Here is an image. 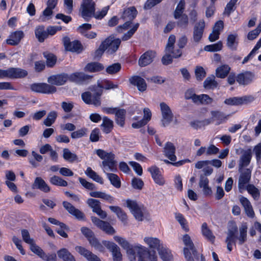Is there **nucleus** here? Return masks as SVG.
I'll return each mask as SVG.
<instances>
[{
    "mask_svg": "<svg viewBox=\"0 0 261 261\" xmlns=\"http://www.w3.org/2000/svg\"><path fill=\"white\" fill-rule=\"evenodd\" d=\"M156 261L157 256L154 251H149L144 246L137 245L135 246L134 256H130V261Z\"/></svg>",
    "mask_w": 261,
    "mask_h": 261,
    "instance_id": "obj_1",
    "label": "nucleus"
},
{
    "mask_svg": "<svg viewBox=\"0 0 261 261\" xmlns=\"http://www.w3.org/2000/svg\"><path fill=\"white\" fill-rule=\"evenodd\" d=\"M96 153L103 160L101 164L105 170L112 172L117 171V162L115 160V155L113 152H108L104 150L98 149L96 150Z\"/></svg>",
    "mask_w": 261,
    "mask_h": 261,
    "instance_id": "obj_2",
    "label": "nucleus"
},
{
    "mask_svg": "<svg viewBox=\"0 0 261 261\" xmlns=\"http://www.w3.org/2000/svg\"><path fill=\"white\" fill-rule=\"evenodd\" d=\"M185 245L184 253L187 261H198L199 255L189 234H185L182 238Z\"/></svg>",
    "mask_w": 261,
    "mask_h": 261,
    "instance_id": "obj_3",
    "label": "nucleus"
},
{
    "mask_svg": "<svg viewBox=\"0 0 261 261\" xmlns=\"http://www.w3.org/2000/svg\"><path fill=\"white\" fill-rule=\"evenodd\" d=\"M90 89L94 92L93 95L89 91L84 92L82 94L83 100L88 105H93L99 106L100 105V96L102 94L101 87L99 86H95L90 88Z\"/></svg>",
    "mask_w": 261,
    "mask_h": 261,
    "instance_id": "obj_4",
    "label": "nucleus"
},
{
    "mask_svg": "<svg viewBox=\"0 0 261 261\" xmlns=\"http://www.w3.org/2000/svg\"><path fill=\"white\" fill-rule=\"evenodd\" d=\"M137 14V11L135 7H130L123 11L121 18L123 19L125 22L122 25L117 27V31L120 32L121 29H127L130 25L132 21L135 19Z\"/></svg>",
    "mask_w": 261,
    "mask_h": 261,
    "instance_id": "obj_5",
    "label": "nucleus"
},
{
    "mask_svg": "<svg viewBox=\"0 0 261 261\" xmlns=\"http://www.w3.org/2000/svg\"><path fill=\"white\" fill-rule=\"evenodd\" d=\"M81 15L86 20L88 17L94 16L95 3L92 0H83L81 6Z\"/></svg>",
    "mask_w": 261,
    "mask_h": 261,
    "instance_id": "obj_6",
    "label": "nucleus"
},
{
    "mask_svg": "<svg viewBox=\"0 0 261 261\" xmlns=\"http://www.w3.org/2000/svg\"><path fill=\"white\" fill-rule=\"evenodd\" d=\"M205 26V22L203 19H201L195 23L192 35V40L194 43L198 44L201 40Z\"/></svg>",
    "mask_w": 261,
    "mask_h": 261,
    "instance_id": "obj_7",
    "label": "nucleus"
},
{
    "mask_svg": "<svg viewBox=\"0 0 261 261\" xmlns=\"http://www.w3.org/2000/svg\"><path fill=\"white\" fill-rule=\"evenodd\" d=\"M175 40L176 37L174 35H170L166 45L165 52L169 53L173 58H178L181 56L182 51L180 48L174 49Z\"/></svg>",
    "mask_w": 261,
    "mask_h": 261,
    "instance_id": "obj_8",
    "label": "nucleus"
},
{
    "mask_svg": "<svg viewBox=\"0 0 261 261\" xmlns=\"http://www.w3.org/2000/svg\"><path fill=\"white\" fill-rule=\"evenodd\" d=\"M160 107L162 116V125L165 127L172 122L174 116L173 114L170 107L166 103L161 102Z\"/></svg>",
    "mask_w": 261,
    "mask_h": 261,
    "instance_id": "obj_9",
    "label": "nucleus"
},
{
    "mask_svg": "<svg viewBox=\"0 0 261 261\" xmlns=\"http://www.w3.org/2000/svg\"><path fill=\"white\" fill-rule=\"evenodd\" d=\"M32 91L44 94H53L57 91V88L53 85L46 83L33 84L31 86Z\"/></svg>",
    "mask_w": 261,
    "mask_h": 261,
    "instance_id": "obj_10",
    "label": "nucleus"
},
{
    "mask_svg": "<svg viewBox=\"0 0 261 261\" xmlns=\"http://www.w3.org/2000/svg\"><path fill=\"white\" fill-rule=\"evenodd\" d=\"M102 43L107 50V53L109 54H112L118 49L121 43V40L111 36L106 38Z\"/></svg>",
    "mask_w": 261,
    "mask_h": 261,
    "instance_id": "obj_11",
    "label": "nucleus"
},
{
    "mask_svg": "<svg viewBox=\"0 0 261 261\" xmlns=\"http://www.w3.org/2000/svg\"><path fill=\"white\" fill-rule=\"evenodd\" d=\"M91 219L95 226L106 233L109 234H113L115 233V229L109 222L101 220L99 218L94 216H92Z\"/></svg>",
    "mask_w": 261,
    "mask_h": 261,
    "instance_id": "obj_12",
    "label": "nucleus"
},
{
    "mask_svg": "<svg viewBox=\"0 0 261 261\" xmlns=\"http://www.w3.org/2000/svg\"><path fill=\"white\" fill-rule=\"evenodd\" d=\"M254 100V97L251 95L242 97H233L226 99L224 101V103L228 105L237 106L247 104L253 101Z\"/></svg>",
    "mask_w": 261,
    "mask_h": 261,
    "instance_id": "obj_13",
    "label": "nucleus"
},
{
    "mask_svg": "<svg viewBox=\"0 0 261 261\" xmlns=\"http://www.w3.org/2000/svg\"><path fill=\"white\" fill-rule=\"evenodd\" d=\"M240 173L241 174L239 178L238 187L240 192H242V190L246 189V185L250 180L251 171L249 169H242Z\"/></svg>",
    "mask_w": 261,
    "mask_h": 261,
    "instance_id": "obj_14",
    "label": "nucleus"
},
{
    "mask_svg": "<svg viewBox=\"0 0 261 261\" xmlns=\"http://www.w3.org/2000/svg\"><path fill=\"white\" fill-rule=\"evenodd\" d=\"M102 244L112 253L114 261H121L122 254L120 249L116 244L106 241H102Z\"/></svg>",
    "mask_w": 261,
    "mask_h": 261,
    "instance_id": "obj_15",
    "label": "nucleus"
},
{
    "mask_svg": "<svg viewBox=\"0 0 261 261\" xmlns=\"http://www.w3.org/2000/svg\"><path fill=\"white\" fill-rule=\"evenodd\" d=\"M156 53L152 50H148L140 57L138 64L140 67H145L151 64L155 57Z\"/></svg>",
    "mask_w": 261,
    "mask_h": 261,
    "instance_id": "obj_16",
    "label": "nucleus"
},
{
    "mask_svg": "<svg viewBox=\"0 0 261 261\" xmlns=\"http://www.w3.org/2000/svg\"><path fill=\"white\" fill-rule=\"evenodd\" d=\"M252 158L251 149H248L242 151V155L240 158L239 163V171L241 172L243 167L248 166Z\"/></svg>",
    "mask_w": 261,
    "mask_h": 261,
    "instance_id": "obj_17",
    "label": "nucleus"
},
{
    "mask_svg": "<svg viewBox=\"0 0 261 261\" xmlns=\"http://www.w3.org/2000/svg\"><path fill=\"white\" fill-rule=\"evenodd\" d=\"M254 77V74L250 71L241 73L237 76V82L241 85H247L250 84Z\"/></svg>",
    "mask_w": 261,
    "mask_h": 261,
    "instance_id": "obj_18",
    "label": "nucleus"
},
{
    "mask_svg": "<svg viewBox=\"0 0 261 261\" xmlns=\"http://www.w3.org/2000/svg\"><path fill=\"white\" fill-rule=\"evenodd\" d=\"M68 79L69 76L67 74L61 73L49 76L47 79V82L51 85L61 86L64 85Z\"/></svg>",
    "mask_w": 261,
    "mask_h": 261,
    "instance_id": "obj_19",
    "label": "nucleus"
},
{
    "mask_svg": "<svg viewBox=\"0 0 261 261\" xmlns=\"http://www.w3.org/2000/svg\"><path fill=\"white\" fill-rule=\"evenodd\" d=\"M63 205L69 214L74 216L76 219L79 220L84 219V214L79 209L76 208L70 203L67 201H63Z\"/></svg>",
    "mask_w": 261,
    "mask_h": 261,
    "instance_id": "obj_20",
    "label": "nucleus"
},
{
    "mask_svg": "<svg viewBox=\"0 0 261 261\" xmlns=\"http://www.w3.org/2000/svg\"><path fill=\"white\" fill-rule=\"evenodd\" d=\"M114 240L125 250L130 256H134L135 246L130 245L129 243L124 238L119 236H114Z\"/></svg>",
    "mask_w": 261,
    "mask_h": 261,
    "instance_id": "obj_21",
    "label": "nucleus"
},
{
    "mask_svg": "<svg viewBox=\"0 0 261 261\" xmlns=\"http://www.w3.org/2000/svg\"><path fill=\"white\" fill-rule=\"evenodd\" d=\"M114 240L125 250L130 256H134L135 246L130 245L129 243L124 238L119 236H114Z\"/></svg>",
    "mask_w": 261,
    "mask_h": 261,
    "instance_id": "obj_22",
    "label": "nucleus"
},
{
    "mask_svg": "<svg viewBox=\"0 0 261 261\" xmlns=\"http://www.w3.org/2000/svg\"><path fill=\"white\" fill-rule=\"evenodd\" d=\"M114 240L125 250L130 256H134L135 246L130 245L129 243L124 238L119 236H114Z\"/></svg>",
    "mask_w": 261,
    "mask_h": 261,
    "instance_id": "obj_23",
    "label": "nucleus"
},
{
    "mask_svg": "<svg viewBox=\"0 0 261 261\" xmlns=\"http://www.w3.org/2000/svg\"><path fill=\"white\" fill-rule=\"evenodd\" d=\"M92 77V76L86 74L84 72H76L71 74L69 76V80L78 84H82L89 81Z\"/></svg>",
    "mask_w": 261,
    "mask_h": 261,
    "instance_id": "obj_24",
    "label": "nucleus"
},
{
    "mask_svg": "<svg viewBox=\"0 0 261 261\" xmlns=\"http://www.w3.org/2000/svg\"><path fill=\"white\" fill-rule=\"evenodd\" d=\"M75 250L84 256L88 261H101L100 258L90 251L82 246H76Z\"/></svg>",
    "mask_w": 261,
    "mask_h": 261,
    "instance_id": "obj_25",
    "label": "nucleus"
},
{
    "mask_svg": "<svg viewBox=\"0 0 261 261\" xmlns=\"http://www.w3.org/2000/svg\"><path fill=\"white\" fill-rule=\"evenodd\" d=\"M7 77L10 79H18L24 77L28 74V72L18 68H10L7 69Z\"/></svg>",
    "mask_w": 261,
    "mask_h": 261,
    "instance_id": "obj_26",
    "label": "nucleus"
},
{
    "mask_svg": "<svg viewBox=\"0 0 261 261\" xmlns=\"http://www.w3.org/2000/svg\"><path fill=\"white\" fill-rule=\"evenodd\" d=\"M58 4L57 2L54 1L47 0L46 1L47 7L43 11V17H41L40 19L42 21H45L46 20L50 19V16L53 14V10L55 8Z\"/></svg>",
    "mask_w": 261,
    "mask_h": 261,
    "instance_id": "obj_27",
    "label": "nucleus"
},
{
    "mask_svg": "<svg viewBox=\"0 0 261 261\" xmlns=\"http://www.w3.org/2000/svg\"><path fill=\"white\" fill-rule=\"evenodd\" d=\"M24 33L22 31H17L11 33L9 39L6 40V43L11 45H17L24 37Z\"/></svg>",
    "mask_w": 261,
    "mask_h": 261,
    "instance_id": "obj_28",
    "label": "nucleus"
},
{
    "mask_svg": "<svg viewBox=\"0 0 261 261\" xmlns=\"http://www.w3.org/2000/svg\"><path fill=\"white\" fill-rule=\"evenodd\" d=\"M33 189H38L42 192L47 193L50 189L46 182L40 177H36L32 185Z\"/></svg>",
    "mask_w": 261,
    "mask_h": 261,
    "instance_id": "obj_29",
    "label": "nucleus"
},
{
    "mask_svg": "<svg viewBox=\"0 0 261 261\" xmlns=\"http://www.w3.org/2000/svg\"><path fill=\"white\" fill-rule=\"evenodd\" d=\"M175 147L171 142H168L166 143L164 148V153L165 156L171 162H175L176 157L175 155Z\"/></svg>",
    "mask_w": 261,
    "mask_h": 261,
    "instance_id": "obj_30",
    "label": "nucleus"
},
{
    "mask_svg": "<svg viewBox=\"0 0 261 261\" xmlns=\"http://www.w3.org/2000/svg\"><path fill=\"white\" fill-rule=\"evenodd\" d=\"M129 81L130 83L137 87L138 90L143 92L146 90L147 85L145 80L139 76H134L132 77Z\"/></svg>",
    "mask_w": 261,
    "mask_h": 261,
    "instance_id": "obj_31",
    "label": "nucleus"
},
{
    "mask_svg": "<svg viewBox=\"0 0 261 261\" xmlns=\"http://www.w3.org/2000/svg\"><path fill=\"white\" fill-rule=\"evenodd\" d=\"M240 202L243 206L246 215L250 218L254 217V213L250 201L246 198L242 196L240 199Z\"/></svg>",
    "mask_w": 261,
    "mask_h": 261,
    "instance_id": "obj_32",
    "label": "nucleus"
},
{
    "mask_svg": "<svg viewBox=\"0 0 261 261\" xmlns=\"http://www.w3.org/2000/svg\"><path fill=\"white\" fill-rule=\"evenodd\" d=\"M211 114L213 121H217V125L222 123L227 120L228 117V115H225L222 112L220 111H211Z\"/></svg>",
    "mask_w": 261,
    "mask_h": 261,
    "instance_id": "obj_33",
    "label": "nucleus"
},
{
    "mask_svg": "<svg viewBox=\"0 0 261 261\" xmlns=\"http://www.w3.org/2000/svg\"><path fill=\"white\" fill-rule=\"evenodd\" d=\"M237 38L238 35L237 34H229L227 36L226 45L232 51H235L237 49L238 45Z\"/></svg>",
    "mask_w": 261,
    "mask_h": 261,
    "instance_id": "obj_34",
    "label": "nucleus"
},
{
    "mask_svg": "<svg viewBox=\"0 0 261 261\" xmlns=\"http://www.w3.org/2000/svg\"><path fill=\"white\" fill-rule=\"evenodd\" d=\"M57 254L63 261H76L73 255L66 248H62L58 251Z\"/></svg>",
    "mask_w": 261,
    "mask_h": 261,
    "instance_id": "obj_35",
    "label": "nucleus"
},
{
    "mask_svg": "<svg viewBox=\"0 0 261 261\" xmlns=\"http://www.w3.org/2000/svg\"><path fill=\"white\" fill-rule=\"evenodd\" d=\"M109 208L116 214L118 218L124 224L126 223L127 217L126 214L118 206H110Z\"/></svg>",
    "mask_w": 261,
    "mask_h": 261,
    "instance_id": "obj_36",
    "label": "nucleus"
},
{
    "mask_svg": "<svg viewBox=\"0 0 261 261\" xmlns=\"http://www.w3.org/2000/svg\"><path fill=\"white\" fill-rule=\"evenodd\" d=\"M89 195L93 197L103 199L110 203H112L114 201V198L110 195L100 191L90 192Z\"/></svg>",
    "mask_w": 261,
    "mask_h": 261,
    "instance_id": "obj_37",
    "label": "nucleus"
},
{
    "mask_svg": "<svg viewBox=\"0 0 261 261\" xmlns=\"http://www.w3.org/2000/svg\"><path fill=\"white\" fill-rule=\"evenodd\" d=\"M144 241L150 248L157 249L158 251L159 248L163 247V245L160 244V241L156 238L145 237Z\"/></svg>",
    "mask_w": 261,
    "mask_h": 261,
    "instance_id": "obj_38",
    "label": "nucleus"
},
{
    "mask_svg": "<svg viewBox=\"0 0 261 261\" xmlns=\"http://www.w3.org/2000/svg\"><path fill=\"white\" fill-rule=\"evenodd\" d=\"M230 70V67L228 65H223L218 67L216 70V75L217 77L224 79L227 76Z\"/></svg>",
    "mask_w": 261,
    "mask_h": 261,
    "instance_id": "obj_39",
    "label": "nucleus"
},
{
    "mask_svg": "<svg viewBox=\"0 0 261 261\" xmlns=\"http://www.w3.org/2000/svg\"><path fill=\"white\" fill-rule=\"evenodd\" d=\"M247 226L246 223L242 224L239 228V236L236 239L239 240L240 245H242L247 240Z\"/></svg>",
    "mask_w": 261,
    "mask_h": 261,
    "instance_id": "obj_40",
    "label": "nucleus"
},
{
    "mask_svg": "<svg viewBox=\"0 0 261 261\" xmlns=\"http://www.w3.org/2000/svg\"><path fill=\"white\" fill-rule=\"evenodd\" d=\"M159 254L163 261H173V256L171 252L164 246L159 248Z\"/></svg>",
    "mask_w": 261,
    "mask_h": 261,
    "instance_id": "obj_41",
    "label": "nucleus"
},
{
    "mask_svg": "<svg viewBox=\"0 0 261 261\" xmlns=\"http://www.w3.org/2000/svg\"><path fill=\"white\" fill-rule=\"evenodd\" d=\"M102 130L106 134L110 133L113 127V122L107 117L102 118V123L101 124Z\"/></svg>",
    "mask_w": 261,
    "mask_h": 261,
    "instance_id": "obj_42",
    "label": "nucleus"
},
{
    "mask_svg": "<svg viewBox=\"0 0 261 261\" xmlns=\"http://www.w3.org/2000/svg\"><path fill=\"white\" fill-rule=\"evenodd\" d=\"M218 83L215 80L214 75L207 77L203 82V86L206 89H213L218 86Z\"/></svg>",
    "mask_w": 261,
    "mask_h": 261,
    "instance_id": "obj_43",
    "label": "nucleus"
},
{
    "mask_svg": "<svg viewBox=\"0 0 261 261\" xmlns=\"http://www.w3.org/2000/svg\"><path fill=\"white\" fill-rule=\"evenodd\" d=\"M103 68L104 67L101 63L91 62L87 64L84 69L89 72H97L102 70Z\"/></svg>",
    "mask_w": 261,
    "mask_h": 261,
    "instance_id": "obj_44",
    "label": "nucleus"
},
{
    "mask_svg": "<svg viewBox=\"0 0 261 261\" xmlns=\"http://www.w3.org/2000/svg\"><path fill=\"white\" fill-rule=\"evenodd\" d=\"M85 173L93 180L100 183V184H102L103 183L102 177L98 175L96 172L93 171L91 168L88 167L85 171Z\"/></svg>",
    "mask_w": 261,
    "mask_h": 261,
    "instance_id": "obj_45",
    "label": "nucleus"
},
{
    "mask_svg": "<svg viewBox=\"0 0 261 261\" xmlns=\"http://www.w3.org/2000/svg\"><path fill=\"white\" fill-rule=\"evenodd\" d=\"M63 158L66 161L72 163L77 161L78 157L75 153H72L68 148H64L63 150Z\"/></svg>",
    "mask_w": 261,
    "mask_h": 261,
    "instance_id": "obj_46",
    "label": "nucleus"
},
{
    "mask_svg": "<svg viewBox=\"0 0 261 261\" xmlns=\"http://www.w3.org/2000/svg\"><path fill=\"white\" fill-rule=\"evenodd\" d=\"M185 9V2L184 0H180L176 6L173 15L175 19L179 18L181 15H183Z\"/></svg>",
    "mask_w": 261,
    "mask_h": 261,
    "instance_id": "obj_47",
    "label": "nucleus"
},
{
    "mask_svg": "<svg viewBox=\"0 0 261 261\" xmlns=\"http://www.w3.org/2000/svg\"><path fill=\"white\" fill-rule=\"evenodd\" d=\"M202 234L209 241L213 243L215 240V236L213 234L212 231L208 228L206 223H203L201 226Z\"/></svg>",
    "mask_w": 261,
    "mask_h": 261,
    "instance_id": "obj_48",
    "label": "nucleus"
},
{
    "mask_svg": "<svg viewBox=\"0 0 261 261\" xmlns=\"http://www.w3.org/2000/svg\"><path fill=\"white\" fill-rule=\"evenodd\" d=\"M35 36L38 41L42 42L47 37V33L44 30V26H39L35 30Z\"/></svg>",
    "mask_w": 261,
    "mask_h": 261,
    "instance_id": "obj_49",
    "label": "nucleus"
},
{
    "mask_svg": "<svg viewBox=\"0 0 261 261\" xmlns=\"http://www.w3.org/2000/svg\"><path fill=\"white\" fill-rule=\"evenodd\" d=\"M83 49V48L81 43L79 41H74L71 42L66 50L80 53Z\"/></svg>",
    "mask_w": 261,
    "mask_h": 261,
    "instance_id": "obj_50",
    "label": "nucleus"
},
{
    "mask_svg": "<svg viewBox=\"0 0 261 261\" xmlns=\"http://www.w3.org/2000/svg\"><path fill=\"white\" fill-rule=\"evenodd\" d=\"M177 19L178 20L176 24L178 28L184 29H187L189 25V18L187 14L181 15L179 18Z\"/></svg>",
    "mask_w": 261,
    "mask_h": 261,
    "instance_id": "obj_51",
    "label": "nucleus"
},
{
    "mask_svg": "<svg viewBox=\"0 0 261 261\" xmlns=\"http://www.w3.org/2000/svg\"><path fill=\"white\" fill-rule=\"evenodd\" d=\"M49 181L51 184L58 186L66 187L68 185L66 180L56 175L52 176L50 178Z\"/></svg>",
    "mask_w": 261,
    "mask_h": 261,
    "instance_id": "obj_52",
    "label": "nucleus"
},
{
    "mask_svg": "<svg viewBox=\"0 0 261 261\" xmlns=\"http://www.w3.org/2000/svg\"><path fill=\"white\" fill-rule=\"evenodd\" d=\"M44 58L46 59V65L48 67H53L57 62L56 57L53 54L45 52L43 53Z\"/></svg>",
    "mask_w": 261,
    "mask_h": 261,
    "instance_id": "obj_53",
    "label": "nucleus"
},
{
    "mask_svg": "<svg viewBox=\"0 0 261 261\" xmlns=\"http://www.w3.org/2000/svg\"><path fill=\"white\" fill-rule=\"evenodd\" d=\"M57 117V113L55 111L49 112L47 118L44 119L43 123L46 126H50L55 121Z\"/></svg>",
    "mask_w": 261,
    "mask_h": 261,
    "instance_id": "obj_54",
    "label": "nucleus"
},
{
    "mask_svg": "<svg viewBox=\"0 0 261 261\" xmlns=\"http://www.w3.org/2000/svg\"><path fill=\"white\" fill-rule=\"evenodd\" d=\"M89 244L91 246L94 247L95 249L98 250L100 252H103L105 248L102 244L99 241V240L94 236L89 241Z\"/></svg>",
    "mask_w": 261,
    "mask_h": 261,
    "instance_id": "obj_55",
    "label": "nucleus"
},
{
    "mask_svg": "<svg viewBox=\"0 0 261 261\" xmlns=\"http://www.w3.org/2000/svg\"><path fill=\"white\" fill-rule=\"evenodd\" d=\"M87 203L92 208V211L94 213L97 212L101 208L100 201L95 199L89 198L87 201Z\"/></svg>",
    "mask_w": 261,
    "mask_h": 261,
    "instance_id": "obj_56",
    "label": "nucleus"
},
{
    "mask_svg": "<svg viewBox=\"0 0 261 261\" xmlns=\"http://www.w3.org/2000/svg\"><path fill=\"white\" fill-rule=\"evenodd\" d=\"M31 250L35 254L37 255L42 259L45 257V253L44 251L38 246H37L35 242H34L30 246Z\"/></svg>",
    "mask_w": 261,
    "mask_h": 261,
    "instance_id": "obj_57",
    "label": "nucleus"
},
{
    "mask_svg": "<svg viewBox=\"0 0 261 261\" xmlns=\"http://www.w3.org/2000/svg\"><path fill=\"white\" fill-rule=\"evenodd\" d=\"M108 178L110 180L111 184L117 188H119L121 186L120 179L118 175L114 173H107Z\"/></svg>",
    "mask_w": 261,
    "mask_h": 261,
    "instance_id": "obj_58",
    "label": "nucleus"
},
{
    "mask_svg": "<svg viewBox=\"0 0 261 261\" xmlns=\"http://www.w3.org/2000/svg\"><path fill=\"white\" fill-rule=\"evenodd\" d=\"M198 95H196L193 89H190L186 91L185 94V97L186 99H191L195 103L198 102Z\"/></svg>",
    "mask_w": 261,
    "mask_h": 261,
    "instance_id": "obj_59",
    "label": "nucleus"
},
{
    "mask_svg": "<svg viewBox=\"0 0 261 261\" xmlns=\"http://www.w3.org/2000/svg\"><path fill=\"white\" fill-rule=\"evenodd\" d=\"M175 219L185 231L188 232L189 230V227L187 225V221L182 214L180 213H176Z\"/></svg>",
    "mask_w": 261,
    "mask_h": 261,
    "instance_id": "obj_60",
    "label": "nucleus"
},
{
    "mask_svg": "<svg viewBox=\"0 0 261 261\" xmlns=\"http://www.w3.org/2000/svg\"><path fill=\"white\" fill-rule=\"evenodd\" d=\"M246 189L255 200H257L259 198V191L253 185H248L246 187Z\"/></svg>",
    "mask_w": 261,
    "mask_h": 261,
    "instance_id": "obj_61",
    "label": "nucleus"
},
{
    "mask_svg": "<svg viewBox=\"0 0 261 261\" xmlns=\"http://www.w3.org/2000/svg\"><path fill=\"white\" fill-rule=\"evenodd\" d=\"M238 232V227L234 225L232 226L231 228L228 230L227 236L226 240H229V241H235L237 238L236 236Z\"/></svg>",
    "mask_w": 261,
    "mask_h": 261,
    "instance_id": "obj_62",
    "label": "nucleus"
},
{
    "mask_svg": "<svg viewBox=\"0 0 261 261\" xmlns=\"http://www.w3.org/2000/svg\"><path fill=\"white\" fill-rule=\"evenodd\" d=\"M198 99L197 104L210 105L213 102V99L207 94L199 95Z\"/></svg>",
    "mask_w": 261,
    "mask_h": 261,
    "instance_id": "obj_63",
    "label": "nucleus"
},
{
    "mask_svg": "<svg viewBox=\"0 0 261 261\" xmlns=\"http://www.w3.org/2000/svg\"><path fill=\"white\" fill-rule=\"evenodd\" d=\"M143 205L139 204L136 201L128 199L126 200V206L129 209L131 213L138 210Z\"/></svg>",
    "mask_w": 261,
    "mask_h": 261,
    "instance_id": "obj_64",
    "label": "nucleus"
}]
</instances>
